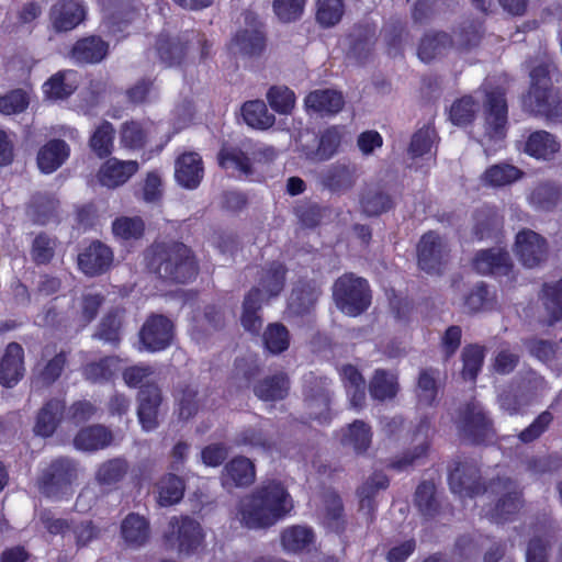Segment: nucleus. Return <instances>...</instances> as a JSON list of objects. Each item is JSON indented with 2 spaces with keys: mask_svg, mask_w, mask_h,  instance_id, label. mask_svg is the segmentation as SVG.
Instances as JSON below:
<instances>
[{
  "mask_svg": "<svg viewBox=\"0 0 562 562\" xmlns=\"http://www.w3.org/2000/svg\"><path fill=\"white\" fill-rule=\"evenodd\" d=\"M292 508V498L284 485L277 480H267L240 499L237 516L249 529H265L277 524Z\"/></svg>",
  "mask_w": 562,
  "mask_h": 562,
  "instance_id": "nucleus-1",
  "label": "nucleus"
},
{
  "mask_svg": "<svg viewBox=\"0 0 562 562\" xmlns=\"http://www.w3.org/2000/svg\"><path fill=\"white\" fill-rule=\"evenodd\" d=\"M147 268L159 278L184 283L198 274V266L189 247L182 243H155L145 252Z\"/></svg>",
  "mask_w": 562,
  "mask_h": 562,
  "instance_id": "nucleus-2",
  "label": "nucleus"
},
{
  "mask_svg": "<svg viewBox=\"0 0 562 562\" xmlns=\"http://www.w3.org/2000/svg\"><path fill=\"white\" fill-rule=\"evenodd\" d=\"M550 64L542 63L530 71V89L522 99L526 112L548 120L562 117V104L551 90Z\"/></svg>",
  "mask_w": 562,
  "mask_h": 562,
  "instance_id": "nucleus-3",
  "label": "nucleus"
},
{
  "mask_svg": "<svg viewBox=\"0 0 562 562\" xmlns=\"http://www.w3.org/2000/svg\"><path fill=\"white\" fill-rule=\"evenodd\" d=\"M79 471V463L76 460L68 457L56 458L42 471L37 479V487L44 496L60 499L71 493Z\"/></svg>",
  "mask_w": 562,
  "mask_h": 562,
  "instance_id": "nucleus-4",
  "label": "nucleus"
},
{
  "mask_svg": "<svg viewBox=\"0 0 562 562\" xmlns=\"http://www.w3.org/2000/svg\"><path fill=\"white\" fill-rule=\"evenodd\" d=\"M195 44L200 46L201 58H205L211 45L204 34L194 30L186 31L178 36L160 34L157 37L155 49L160 63L166 67H173L183 61L188 50Z\"/></svg>",
  "mask_w": 562,
  "mask_h": 562,
  "instance_id": "nucleus-5",
  "label": "nucleus"
},
{
  "mask_svg": "<svg viewBox=\"0 0 562 562\" xmlns=\"http://www.w3.org/2000/svg\"><path fill=\"white\" fill-rule=\"evenodd\" d=\"M333 297L338 310L348 316L360 315L371 303L367 280L352 273H346L336 280Z\"/></svg>",
  "mask_w": 562,
  "mask_h": 562,
  "instance_id": "nucleus-6",
  "label": "nucleus"
},
{
  "mask_svg": "<svg viewBox=\"0 0 562 562\" xmlns=\"http://www.w3.org/2000/svg\"><path fill=\"white\" fill-rule=\"evenodd\" d=\"M165 544L179 553H191L203 540L200 524L188 516L172 517L165 533Z\"/></svg>",
  "mask_w": 562,
  "mask_h": 562,
  "instance_id": "nucleus-7",
  "label": "nucleus"
},
{
  "mask_svg": "<svg viewBox=\"0 0 562 562\" xmlns=\"http://www.w3.org/2000/svg\"><path fill=\"white\" fill-rule=\"evenodd\" d=\"M457 426L460 436L472 443H480L493 435L492 422L477 402L460 408Z\"/></svg>",
  "mask_w": 562,
  "mask_h": 562,
  "instance_id": "nucleus-8",
  "label": "nucleus"
},
{
  "mask_svg": "<svg viewBox=\"0 0 562 562\" xmlns=\"http://www.w3.org/2000/svg\"><path fill=\"white\" fill-rule=\"evenodd\" d=\"M330 391L326 378L308 376L304 386V406L310 418L321 423L330 418Z\"/></svg>",
  "mask_w": 562,
  "mask_h": 562,
  "instance_id": "nucleus-9",
  "label": "nucleus"
},
{
  "mask_svg": "<svg viewBox=\"0 0 562 562\" xmlns=\"http://www.w3.org/2000/svg\"><path fill=\"white\" fill-rule=\"evenodd\" d=\"M507 132V102L505 91L501 88L486 92L485 137L498 142Z\"/></svg>",
  "mask_w": 562,
  "mask_h": 562,
  "instance_id": "nucleus-10",
  "label": "nucleus"
},
{
  "mask_svg": "<svg viewBox=\"0 0 562 562\" xmlns=\"http://www.w3.org/2000/svg\"><path fill=\"white\" fill-rule=\"evenodd\" d=\"M447 241L435 232L424 234L417 245L418 266L427 273H439L449 257Z\"/></svg>",
  "mask_w": 562,
  "mask_h": 562,
  "instance_id": "nucleus-11",
  "label": "nucleus"
},
{
  "mask_svg": "<svg viewBox=\"0 0 562 562\" xmlns=\"http://www.w3.org/2000/svg\"><path fill=\"white\" fill-rule=\"evenodd\" d=\"M514 251L524 267L532 269L547 260L548 244L538 233L522 229L516 235Z\"/></svg>",
  "mask_w": 562,
  "mask_h": 562,
  "instance_id": "nucleus-12",
  "label": "nucleus"
},
{
  "mask_svg": "<svg viewBox=\"0 0 562 562\" xmlns=\"http://www.w3.org/2000/svg\"><path fill=\"white\" fill-rule=\"evenodd\" d=\"M490 488L493 493L503 494L491 513L496 521L507 520L521 509V493L512 479L497 477L491 482Z\"/></svg>",
  "mask_w": 562,
  "mask_h": 562,
  "instance_id": "nucleus-13",
  "label": "nucleus"
},
{
  "mask_svg": "<svg viewBox=\"0 0 562 562\" xmlns=\"http://www.w3.org/2000/svg\"><path fill=\"white\" fill-rule=\"evenodd\" d=\"M359 179L358 166L350 161H336L319 173L321 184L336 194H344L353 189Z\"/></svg>",
  "mask_w": 562,
  "mask_h": 562,
  "instance_id": "nucleus-14",
  "label": "nucleus"
},
{
  "mask_svg": "<svg viewBox=\"0 0 562 562\" xmlns=\"http://www.w3.org/2000/svg\"><path fill=\"white\" fill-rule=\"evenodd\" d=\"M449 485L454 494L473 497L486 491L481 483L480 470L474 462H457L449 475Z\"/></svg>",
  "mask_w": 562,
  "mask_h": 562,
  "instance_id": "nucleus-15",
  "label": "nucleus"
},
{
  "mask_svg": "<svg viewBox=\"0 0 562 562\" xmlns=\"http://www.w3.org/2000/svg\"><path fill=\"white\" fill-rule=\"evenodd\" d=\"M140 341L149 351L166 349L173 338V324L164 315L153 314L140 329Z\"/></svg>",
  "mask_w": 562,
  "mask_h": 562,
  "instance_id": "nucleus-16",
  "label": "nucleus"
},
{
  "mask_svg": "<svg viewBox=\"0 0 562 562\" xmlns=\"http://www.w3.org/2000/svg\"><path fill=\"white\" fill-rule=\"evenodd\" d=\"M220 481L227 491L248 487L256 481V465L247 457H234L223 467Z\"/></svg>",
  "mask_w": 562,
  "mask_h": 562,
  "instance_id": "nucleus-17",
  "label": "nucleus"
},
{
  "mask_svg": "<svg viewBox=\"0 0 562 562\" xmlns=\"http://www.w3.org/2000/svg\"><path fill=\"white\" fill-rule=\"evenodd\" d=\"M161 400L160 389L156 384H147L139 391L137 416L144 430L150 431L157 428Z\"/></svg>",
  "mask_w": 562,
  "mask_h": 562,
  "instance_id": "nucleus-18",
  "label": "nucleus"
},
{
  "mask_svg": "<svg viewBox=\"0 0 562 562\" xmlns=\"http://www.w3.org/2000/svg\"><path fill=\"white\" fill-rule=\"evenodd\" d=\"M113 252L101 241L91 243L78 256V265L87 276H98L105 272L112 265Z\"/></svg>",
  "mask_w": 562,
  "mask_h": 562,
  "instance_id": "nucleus-19",
  "label": "nucleus"
},
{
  "mask_svg": "<svg viewBox=\"0 0 562 562\" xmlns=\"http://www.w3.org/2000/svg\"><path fill=\"white\" fill-rule=\"evenodd\" d=\"M473 267L481 274L507 276L513 262L508 251L495 247L480 250L473 259Z\"/></svg>",
  "mask_w": 562,
  "mask_h": 562,
  "instance_id": "nucleus-20",
  "label": "nucleus"
},
{
  "mask_svg": "<svg viewBox=\"0 0 562 562\" xmlns=\"http://www.w3.org/2000/svg\"><path fill=\"white\" fill-rule=\"evenodd\" d=\"M24 351L20 344L10 342L0 361V384L13 387L24 375Z\"/></svg>",
  "mask_w": 562,
  "mask_h": 562,
  "instance_id": "nucleus-21",
  "label": "nucleus"
},
{
  "mask_svg": "<svg viewBox=\"0 0 562 562\" xmlns=\"http://www.w3.org/2000/svg\"><path fill=\"white\" fill-rule=\"evenodd\" d=\"M203 162L199 154L190 151L177 158L175 178L181 187L189 190L198 188L203 179Z\"/></svg>",
  "mask_w": 562,
  "mask_h": 562,
  "instance_id": "nucleus-22",
  "label": "nucleus"
},
{
  "mask_svg": "<svg viewBox=\"0 0 562 562\" xmlns=\"http://www.w3.org/2000/svg\"><path fill=\"white\" fill-rule=\"evenodd\" d=\"M560 149L561 144L557 136L543 130L530 133L524 146L525 154L542 161L554 159Z\"/></svg>",
  "mask_w": 562,
  "mask_h": 562,
  "instance_id": "nucleus-23",
  "label": "nucleus"
},
{
  "mask_svg": "<svg viewBox=\"0 0 562 562\" xmlns=\"http://www.w3.org/2000/svg\"><path fill=\"white\" fill-rule=\"evenodd\" d=\"M49 16L57 32H67L82 22L85 10L74 0H59L52 7Z\"/></svg>",
  "mask_w": 562,
  "mask_h": 562,
  "instance_id": "nucleus-24",
  "label": "nucleus"
},
{
  "mask_svg": "<svg viewBox=\"0 0 562 562\" xmlns=\"http://www.w3.org/2000/svg\"><path fill=\"white\" fill-rule=\"evenodd\" d=\"M65 402L59 398H50L36 415L34 432L41 437H50L57 429L65 413Z\"/></svg>",
  "mask_w": 562,
  "mask_h": 562,
  "instance_id": "nucleus-25",
  "label": "nucleus"
},
{
  "mask_svg": "<svg viewBox=\"0 0 562 562\" xmlns=\"http://www.w3.org/2000/svg\"><path fill=\"white\" fill-rule=\"evenodd\" d=\"M137 170L136 160L121 161L112 158L100 168L98 178L102 186L113 189L125 183Z\"/></svg>",
  "mask_w": 562,
  "mask_h": 562,
  "instance_id": "nucleus-26",
  "label": "nucleus"
},
{
  "mask_svg": "<svg viewBox=\"0 0 562 562\" xmlns=\"http://www.w3.org/2000/svg\"><path fill=\"white\" fill-rule=\"evenodd\" d=\"M290 391L289 376L283 372H277L259 380L254 385L255 395L265 402L284 400Z\"/></svg>",
  "mask_w": 562,
  "mask_h": 562,
  "instance_id": "nucleus-27",
  "label": "nucleus"
},
{
  "mask_svg": "<svg viewBox=\"0 0 562 562\" xmlns=\"http://www.w3.org/2000/svg\"><path fill=\"white\" fill-rule=\"evenodd\" d=\"M109 44L98 36H88L76 42L71 58L78 64H97L108 55Z\"/></svg>",
  "mask_w": 562,
  "mask_h": 562,
  "instance_id": "nucleus-28",
  "label": "nucleus"
},
{
  "mask_svg": "<svg viewBox=\"0 0 562 562\" xmlns=\"http://www.w3.org/2000/svg\"><path fill=\"white\" fill-rule=\"evenodd\" d=\"M69 146L61 139H52L40 148L37 153V166L44 173L57 170L69 157Z\"/></svg>",
  "mask_w": 562,
  "mask_h": 562,
  "instance_id": "nucleus-29",
  "label": "nucleus"
},
{
  "mask_svg": "<svg viewBox=\"0 0 562 562\" xmlns=\"http://www.w3.org/2000/svg\"><path fill=\"white\" fill-rule=\"evenodd\" d=\"M345 104L340 92L331 89L315 90L305 98V105L321 114L331 115L338 113Z\"/></svg>",
  "mask_w": 562,
  "mask_h": 562,
  "instance_id": "nucleus-30",
  "label": "nucleus"
},
{
  "mask_svg": "<svg viewBox=\"0 0 562 562\" xmlns=\"http://www.w3.org/2000/svg\"><path fill=\"white\" fill-rule=\"evenodd\" d=\"M113 440L112 432L102 425L82 428L75 437L74 445L78 450L95 451L104 449Z\"/></svg>",
  "mask_w": 562,
  "mask_h": 562,
  "instance_id": "nucleus-31",
  "label": "nucleus"
},
{
  "mask_svg": "<svg viewBox=\"0 0 562 562\" xmlns=\"http://www.w3.org/2000/svg\"><path fill=\"white\" fill-rule=\"evenodd\" d=\"M319 289L311 282H299L293 289L288 300V308L295 315L308 313L315 305Z\"/></svg>",
  "mask_w": 562,
  "mask_h": 562,
  "instance_id": "nucleus-32",
  "label": "nucleus"
},
{
  "mask_svg": "<svg viewBox=\"0 0 562 562\" xmlns=\"http://www.w3.org/2000/svg\"><path fill=\"white\" fill-rule=\"evenodd\" d=\"M360 205L368 216H379L389 212L394 206V201L389 192L379 186L367 187L360 198Z\"/></svg>",
  "mask_w": 562,
  "mask_h": 562,
  "instance_id": "nucleus-33",
  "label": "nucleus"
},
{
  "mask_svg": "<svg viewBox=\"0 0 562 562\" xmlns=\"http://www.w3.org/2000/svg\"><path fill=\"white\" fill-rule=\"evenodd\" d=\"M263 48V32L257 26L237 32L231 44V49L234 54L247 56L258 55Z\"/></svg>",
  "mask_w": 562,
  "mask_h": 562,
  "instance_id": "nucleus-34",
  "label": "nucleus"
},
{
  "mask_svg": "<svg viewBox=\"0 0 562 562\" xmlns=\"http://www.w3.org/2000/svg\"><path fill=\"white\" fill-rule=\"evenodd\" d=\"M524 176V172L514 165L496 164L488 167L481 176V182L492 188L509 186Z\"/></svg>",
  "mask_w": 562,
  "mask_h": 562,
  "instance_id": "nucleus-35",
  "label": "nucleus"
},
{
  "mask_svg": "<svg viewBox=\"0 0 562 562\" xmlns=\"http://www.w3.org/2000/svg\"><path fill=\"white\" fill-rule=\"evenodd\" d=\"M122 537L131 547H142L149 539V525L145 517L130 514L121 525Z\"/></svg>",
  "mask_w": 562,
  "mask_h": 562,
  "instance_id": "nucleus-36",
  "label": "nucleus"
},
{
  "mask_svg": "<svg viewBox=\"0 0 562 562\" xmlns=\"http://www.w3.org/2000/svg\"><path fill=\"white\" fill-rule=\"evenodd\" d=\"M562 198V188L552 181L538 183L529 194L530 204L540 211L553 210Z\"/></svg>",
  "mask_w": 562,
  "mask_h": 562,
  "instance_id": "nucleus-37",
  "label": "nucleus"
},
{
  "mask_svg": "<svg viewBox=\"0 0 562 562\" xmlns=\"http://www.w3.org/2000/svg\"><path fill=\"white\" fill-rule=\"evenodd\" d=\"M452 46V38L445 32L426 34L420 41L418 56L423 61L428 63L445 55Z\"/></svg>",
  "mask_w": 562,
  "mask_h": 562,
  "instance_id": "nucleus-38",
  "label": "nucleus"
},
{
  "mask_svg": "<svg viewBox=\"0 0 562 562\" xmlns=\"http://www.w3.org/2000/svg\"><path fill=\"white\" fill-rule=\"evenodd\" d=\"M262 302L263 296L259 288L251 289L244 299L240 322L243 327L250 333H258L261 328L262 319L258 312Z\"/></svg>",
  "mask_w": 562,
  "mask_h": 562,
  "instance_id": "nucleus-39",
  "label": "nucleus"
},
{
  "mask_svg": "<svg viewBox=\"0 0 562 562\" xmlns=\"http://www.w3.org/2000/svg\"><path fill=\"white\" fill-rule=\"evenodd\" d=\"M128 471V463L122 458H114L101 463L94 474L95 483L103 490L121 482Z\"/></svg>",
  "mask_w": 562,
  "mask_h": 562,
  "instance_id": "nucleus-40",
  "label": "nucleus"
},
{
  "mask_svg": "<svg viewBox=\"0 0 562 562\" xmlns=\"http://www.w3.org/2000/svg\"><path fill=\"white\" fill-rule=\"evenodd\" d=\"M58 205L59 202L54 195L35 193L27 206V214L34 223L44 225L56 215Z\"/></svg>",
  "mask_w": 562,
  "mask_h": 562,
  "instance_id": "nucleus-41",
  "label": "nucleus"
},
{
  "mask_svg": "<svg viewBox=\"0 0 562 562\" xmlns=\"http://www.w3.org/2000/svg\"><path fill=\"white\" fill-rule=\"evenodd\" d=\"M371 437L370 427L362 420H355L344 430L341 445L360 454L370 447Z\"/></svg>",
  "mask_w": 562,
  "mask_h": 562,
  "instance_id": "nucleus-42",
  "label": "nucleus"
},
{
  "mask_svg": "<svg viewBox=\"0 0 562 562\" xmlns=\"http://www.w3.org/2000/svg\"><path fill=\"white\" fill-rule=\"evenodd\" d=\"M541 301L547 313L548 325L562 321V278L553 284L543 286Z\"/></svg>",
  "mask_w": 562,
  "mask_h": 562,
  "instance_id": "nucleus-43",
  "label": "nucleus"
},
{
  "mask_svg": "<svg viewBox=\"0 0 562 562\" xmlns=\"http://www.w3.org/2000/svg\"><path fill=\"white\" fill-rule=\"evenodd\" d=\"M241 112L247 125L254 128L267 130L274 124V115L269 113L266 103L261 100L246 102Z\"/></svg>",
  "mask_w": 562,
  "mask_h": 562,
  "instance_id": "nucleus-44",
  "label": "nucleus"
},
{
  "mask_svg": "<svg viewBox=\"0 0 562 562\" xmlns=\"http://www.w3.org/2000/svg\"><path fill=\"white\" fill-rule=\"evenodd\" d=\"M123 323V310L113 308L109 311L101 319L94 337L117 345L120 342L121 328Z\"/></svg>",
  "mask_w": 562,
  "mask_h": 562,
  "instance_id": "nucleus-45",
  "label": "nucleus"
},
{
  "mask_svg": "<svg viewBox=\"0 0 562 562\" xmlns=\"http://www.w3.org/2000/svg\"><path fill=\"white\" fill-rule=\"evenodd\" d=\"M389 486L387 477L381 473H373L358 490L360 497V509L367 515H371L375 508L374 495L380 490Z\"/></svg>",
  "mask_w": 562,
  "mask_h": 562,
  "instance_id": "nucleus-46",
  "label": "nucleus"
},
{
  "mask_svg": "<svg viewBox=\"0 0 562 562\" xmlns=\"http://www.w3.org/2000/svg\"><path fill=\"white\" fill-rule=\"evenodd\" d=\"M370 395L378 401L393 398L397 393L396 376L385 370L379 369L369 384Z\"/></svg>",
  "mask_w": 562,
  "mask_h": 562,
  "instance_id": "nucleus-47",
  "label": "nucleus"
},
{
  "mask_svg": "<svg viewBox=\"0 0 562 562\" xmlns=\"http://www.w3.org/2000/svg\"><path fill=\"white\" fill-rule=\"evenodd\" d=\"M550 527H544L541 535H535L528 542L526 562H549L552 548Z\"/></svg>",
  "mask_w": 562,
  "mask_h": 562,
  "instance_id": "nucleus-48",
  "label": "nucleus"
},
{
  "mask_svg": "<svg viewBox=\"0 0 562 562\" xmlns=\"http://www.w3.org/2000/svg\"><path fill=\"white\" fill-rule=\"evenodd\" d=\"M285 271L286 269L282 263H271L270 267L261 273L259 280L260 291H265L268 297L279 295L284 286Z\"/></svg>",
  "mask_w": 562,
  "mask_h": 562,
  "instance_id": "nucleus-49",
  "label": "nucleus"
},
{
  "mask_svg": "<svg viewBox=\"0 0 562 562\" xmlns=\"http://www.w3.org/2000/svg\"><path fill=\"white\" fill-rule=\"evenodd\" d=\"M313 537V531L310 528L292 526L283 530L281 543L285 551L299 552L312 543Z\"/></svg>",
  "mask_w": 562,
  "mask_h": 562,
  "instance_id": "nucleus-50",
  "label": "nucleus"
},
{
  "mask_svg": "<svg viewBox=\"0 0 562 562\" xmlns=\"http://www.w3.org/2000/svg\"><path fill=\"white\" fill-rule=\"evenodd\" d=\"M265 347L273 355L285 351L290 345L288 328L281 323H272L267 326L262 335Z\"/></svg>",
  "mask_w": 562,
  "mask_h": 562,
  "instance_id": "nucleus-51",
  "label": "nucleus"
},
{
  "mask_svg": "<svg viewBox=\"0 0 562 562\" xmlns=\"http://www.w3.org/2000/svg\"><path fill=\"white\" fill-rule=\"evenodd\" d=\"M345 13L344 0H317L316 21L324 27H331L340 22Z\"/></svg>",
  "mask_w": 562,
  "mask_h": 562,
  "instance_id": "nucleus-52",
  "label": "nucleus"
},
{
  "mask_svg": "<svg viewBox=\"0 0 562 562\" xmlns=\"http://www.w3.org/2000/svg\"><path fill=\"white\" fill-rule=\"evenodd\" d=\"M415 505L425 517H434L439 510L436 487L431 482L420 483L415 492Z\"/></svg>",
  "mask_w": 562,
  "mask_h": 562,
  "instance_id": "nucleus-53",
  "label": "nucleus"
},
{
  "mask_svg": "<svg viewBox=\"0 0 562 562\" xmlns=\"http://www.w3.org/2000/svg\"><path fill=\"white\" fill-rule=\"evenodd\" d=\"M473 232L479 239L492 237L501 226L497 213L490 207H481L474 213Z\"/></svg>",
  "mask_w": 562,
  "mask_h": 562,
  "instance_id": "nucleus-54",
  "label": "nucleus"
},
{
  "mask_svg": "<svg viewBox=\"0 0 562 562\" xmlns=\"http://www.w3.org/2000/svg\"><path fill=\"white\" fill-rule=\"evenodd\" d=\"M183 492V481L179 476L169 474L158 484V503L161 506L173 505L182 498Z\"/></svg>",
  "mask_w": 562,
  "mask_h": 562,
  "instance_id": "nucleus-55",
  "label": "nucleus"
},
{
  "mask_svg": "<svg viewBox=\"0 0 562 562\" xmlns=\"http://www.w3.org/2000/svg\"><path fill=\"white\" fill-rule=\"evenodd\" d=\"M193 335L200 340L204 334L220 329L224 325V314L216 305H206L203 315L195 321Z\"/></svg>",
  "mask_w": 562,
  "mask_h": 562,
  "instance_id": "nucleus-56",
  "label": "nucleus"
},
{
  "mask_svg": "<svg viewBox=\"0 0 562 562\" xmlns=\"http://www.w3.org/2000/svg\"><path fill=\"white\" fill-rule=\"evenodd\" d=\"M340 145V134L336 128L326 130L315 151L306 153V158L313 161H324L331 158Z\"/></svg>",
  "mask_w": 562,
  "mask_h": 562,
  "instance_id": "nucleus-57",
  "label": "nucleus"
},
{
  "mask_svg": "<svg viewBox=\"0 0 562 562\" xmlns=\"http://www.w3.org/2000/svg\"><path fill=\"white\" fill-rule=\"evenodd\" d=\"M562 459L558 454L530 456L524 460L525 470L533 476L558 471Z\"/></svg>",
  "mask_w": 562,
  "mask_h": 562,
  "instance_id": "nucleus-58",
  "label": "nucleus"
},
{
  "mask_svg": "<svg viewBox=\"0 0 562 562\" xmlns=\"http://www.w3.org/2000/svg\"><path fill=\"white\" fill-rule=\"evenodd\" d=\"M436 373L434 370H424L419 373L416 395L420 405L430 406L436 401L438 393Z\"/></svg>",
  "mask_w": 562,
  "mask_h": 562,
  "instance_id": "nucleus-59",
  "label": "nucleus"
},
{
  "mask_svg": "<svg viewBox=\"0 0 562 562\" xmlns=\"http://www.w3.org/2000/svg\"><path fill=\"white\" fill-rule=\"evenodd\" d=\"M218 161L226 170H237L245 175L251 172V161L239 148H223L218 154Z\"/></svg>",
  "mask_w": 562,
  "mask_h": 562,
  "instance_id": "nucleus-60",
  "label": "nucleus"
},
{
  "mask_svg": "<svg viewBox=\"0 0 562 562\" xmlns=\"http://www.w3.org/2000/svg\"><path fill=\"white\" fill-rule=\"evenodd\" d=\"M67 363V352L60 351L48 360L36 373V381L43 386H49L61 375Z\"/></svg>",
  "mask_w": 562,
  "mask_h": 562,
  "instance_id": "nucleus-61",
  "label": "nucleus"
},
{
  "mask_svg": "<svg viewBox=\"0 0 562 562\" xmlns=\"http://www.w3.org/2000/svg\"><path fill=\"white\" fill-rule=\"evenodd\" d=\"M484 360V349L477 345H470L462 350V376L465 380H475Z\"/></svg>",
  "mask_w": 562,
  "mask_h": 562,
  "instance_id": "nucleus-62",
  "label": "nucleus"
},
{
  "mask_svg": "<svg viewBox=\"0 0 562 562\" xmlns=\"http://www.w3.org/2000/svg\"><path fill=\"white\" fill-rule=\"evenodd\" d=\"M114 128L109 122L102 123L90 138L91 149L100 157H106L112 151Z\"/></svg>",
  "mask_w": 562,
  "mask_h": 562,
  "instance_id": "nucleus-63",
  "label": "nucleus"
},
{
  "mask_svg": "<svg viewBox=\"0 0 562 562\" xmlns=\"http://www.w3.org/2000/svg\"><path fill=\"white\" fill-rule=\"evenodd\" d=\"M267 99L270 106L280 114H289L295 104V95L286 87H271Z\"/></svg>",
  "mask_w": 562,
  "mask_h": 562,
  "instance_id": "nucleus-64",
  "label": "nucleus"
}]
</instances>
